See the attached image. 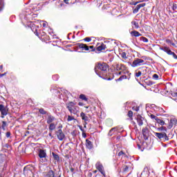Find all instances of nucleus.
Instances as JSON below:
<instances>
[{
    "instance_id": "72a5a7b5",
    "label": "nucleus",
    "mask_w": 177,
    "mask_h": 177,
    "mask_svg": "<svg viewBox=\"0 0 177 177\" xmlns=\"http://www.w3.org/2000/svg\"><path fill=\"white\" fill-rule=\"evenodd\" d=\"M171 9H172V10H174V12H175L177 9V4L176 3H173V5L171 6Z\"/></svg>"
},
{
    "instance_id": "a211bd4d",
    "label": "nucleus",
    "mask_w": 177,
    "mask_h": 177,
    "mask_svg": "<svg viewBox=\"0 0 177 177\" xmlns=\"http://www.w3.org/2000/svg\"><path fill=\"white\" fill-rule=\"evenodd\" d=\"M24 175H27V176L32 174L31 169H30L29 166H26L24 168Z\"/></svg>"
},
{
    "instance_id": "774afa93",
    "label": "nucleus",
    "mask_w": 177,
    "mask_h": 177,
    "mask_svg": "<svg viewBox=\"0 0 177 177\" xmlns=\"http://www.w3.org/2000/svg\"><path fill=\"white\" fill-rule=\"evenodd\" d=\"M117 139H118V140L120 139V137L118 136V137H117Z\"/></svg>"
},
{
    "instance_id": "2eb2a0df",
    "label": "nucleus",
    "mask_w": 177,
    "mask_h": 177,
    "mask_svg": "<svg viewBox=\"0 0 177 177\" xmlns=\"http://www.w3.org/2000/svg\"><path fill=\"white\" fill-rule=\"evenodd\" d=\"M145 120V118L143 117H142L140 115H138L136 117V120L138 122V124L139 125V127H142V125H143V120Z\"/></svg>"
},
{
    "instance_id": "052dcab7",
    "label": "nucleus",
    "mask_w": 177,
    "mask_h": 177,
    "mask_svg": "<svg viewBox=\"0 0 177 177\" xmlns=\"http://www.w3.org/2000/svg\"><path fill=\"white\" fill-rule=\"evenodd\" d=\"M2 68H3V66L1 65L0 66V70H2Z\"/></svg>"
},
{
    "instance_id": "7c9ffc66",
    "label": "nucleus",
    "mask_w": 177,
    "mask_h": 177,
    "mask_svg": "<svg viewBox=\"0 0 177 177\" xmlns=\"http://www.w3.org/2000/svg\"><path fill=\"white\" fill-rule=\"evenodd\" d=\"M127 75H122L116 81H122V80H127Z\"/></svg>"
},
{
    "instance_id": "5701e85b",
    "label": "nucleus",
    "mask_w": 177,
    "mask_h": 177,
    "mask_svg": "<svg viewBox=\"0 0 177 177\" xmlns=\"http://www.w3.org/2000/svg\"><path fill=\"white\" fill-rule=\"evenodd\" d=\"M114 131H118V127H113V128H112V129L109 131V133H108L109 136H113V134L114 133H113Z\"/></svg>"
},
{
    "instance_id": "f3484780",
    "label": "nucleus",
    "mask_w": 177,
    "mask_h": 177,
    "mask_svg": "<svg viewBox=\"0 0 177 177\" xmlns=\"http://www.w3.org/2000/svg\"><path fill=\"white\" fill-rule=\"evenodd\" d=\"M86 147L88 149V150H92L93 149V143L91 142V140L86 139Z\"/></svg>"
},
{
    "instance_id": "f704fd0d",
    "label": "nucleus",
    "mask_w": 177,
    "mask_h": 177,
    "mask_svg": "<svg viewBox=\"0 0 177 177\" xmlns=\"http://www.w3.org/2000/svg\"><path fill=\"white\" fill-rule=\"evenodd\" d=\"M147 132V128H144V129H142V135H143L144 136H146Z\"/></svg>"
},
{
    "instance_id": "f03ea898",
    "label": "nucleus",
    "mask_w": 177,
    "mask_h": 177,
    "mask_svg": "<svg viewBox=\"0 0 177 177\" xmlns=\"http://www.w3.org/2000/svg\"><path fill=\"white\" fill-rule=\"evenodd\" d=\"M66 109L71 113V114H77L80 111V107L77 106L76 104L70 102L66 104Z\"/></svg>"
},
{
    "instance_id": "6e6d98bb",
    "label": "nucleus",
    "mask_w": 177,
    "mask_h": 177,
    "mask_svg": "<svg viewBox=\"0 0 177 177\" xmlns=\"http://www.w3.org/2000/svg\"><path fill=\"white\" fill-rule=\"evenodd\" d=\"M82 137L83 138H86V134H85L84 133H82Z\"/></svg>"
},
{
    "instance_id": "b1692460",
    "label": "nucleus",
    "mask_w": 177,
    "mask_h": 177,
    "mask_svg": "<svg viewBox=\"0 0 177 177\" xmlns=\"http://www.w3.org/2000/svg\"><path fill=\"white\" fill-rule=\"evenodd\" d=\"M80 117H82V120H83L84 121H88V116L85 115V113L82 112L80 113Z\"/></svg>"
},
{
    "instance_id": "aec40b11",
    "label": "nucleus",
    "mask_w": 177,
    "mask_h": 177,
    "mask_svg": "<svg viewBox=\"0 0 177 177\" xmlns=\"http://www.w3.org/2000/svg\"><path fill=\"white\" fill-rule=\"evenodd\" d=\"M131 37H142V34L136 30H133L131 32Z\"/></svg>"
},
{
    "instance_id": "a19ab883",
    "label": "nucleus",
    "mask_w": 177,
    "mask_h": 177,
    "mask_svg": "<svg viewBox=\"0 0 177 177\" xmlns=\"http://www.w3.org/2000/svg\"><path fill=\"white\" fill-rule=\"evenodd\" d=\"M140 75H142L141 71H138V72L136 73V77H140Z\"/></svg>"
},
{
    "instance_id": "39448f33",
    "label": "nucleus",
    "mask_w": 177,
    "mask_h": 177,
    "mask_svg": "<svg viewBox=\"0 0 177 177\" xmlns=\"http://www.w3.org/2000/svg\"><path fill=\"white\" fill-rule=\"evenodd\" d=\"M9 109L8 106H5L3 104H0V112L1 114V118H5V116L8 115Z\"/></svg>"
},
{
    "instance_id": "9b49d317",
    "label": "nucleus",
    "mask_w": 177,
    "mask_h": 177,
    "mask_svg": "<svg viewBox=\"0 0 177 177\" xmlns=\"http://www.w3.org/2000/svg\"><path fill=\"white\" fill-rule=\"evenodd\" d=\"M142 177H149L150 176V171H149V167H145L142 172L141 173Z\"/></svg>"
},
{
    "instance_id": "4be33fe9",
    "label": "nucleus",
    "mask_w": 177,
    "mask_h": 177,
    "mask_svg": "<svg viewBox=\"0 0 177 177\" xmlns=\"http://www.w3.org/2000/svg\"><path fill=\"white\" fill-rule=\"evenodd\" d=\"M104 49H106V45L103 43H102L101 45L97 48V50L100 52L101 50H104Z\"/></svg>"
},
{
    "instance_id": "6e6552de",
    "label": "nucleus",
    "mask_w": 177,
    "mask_h": 177,
    "mask_svg": "<svg viewBox=\"0 0 177 177\" xmlns=\"http://www.w3.org/2000/svg\"><path fill=\"white\" fill-rule=\"evenodd\" d=\"M95 168L102 174V175H104V167L100 162L95 164Z\"/></svg>"
},
{
    "instance_id": "de8ad7c7",
    "label": "nucleus",
    "mask_w": 177,
    "mask_h": 177,
    "mask_svg": "<svg viewBox=\"0 0 177 177\" xmlns=\"http://www.w3.org/2000/svg\"><path fill=\"white\" fill-rule=\"evenodd\" d=\"M166 42H167V44H172V41L170 39H167Z\"/></svg>"
},
{
    "instance_id": "6ab92c4d",
    "label": "nucleus",
    "mask_w": 177,
    "mask_h": 177,
    "mask_svg": "<svg viewBox=\"0 0 177 177\" xmlns=\"http://www.w3.org/2000/svg\"><path fill=\"white\" fill-rule=\"evenodd\" d=\"M56 125L57 124L55 122L50 123L48 127L49 131H50V132H52L53 131H55V129H56Z\"/></svg>"
},
{
    "instance_id": "4d7b16f0",
    "label": "nucleus",
    "mask_w": 177,
    "mask_h": 177,
    "mask_svg": "<svg viewBox=\"0 0 177 177\" xmlns=\"http://www.w3.org/2000/svg\"><path fill=\"white\" fill-rule=\"evenodd\" d=\"M79 106H84V103H82V102H79Z\"/></svg>"
},
{
    "instance_id": "412c9836",
    "label": "nucleus",
    "mask_w": 177,
    "mask_h": 177,
    "mask_svg": "<svg viewBox=\"0 0 177 177\" xmlns=\"http://www.w3.org/2000/svg\"><path fill=\"white\" fill-rule=\"evenodd\" d=\"M46 177H55V171L53 170H49L46 174L45 175Z\"/></svg>"
},
{
    "instance_id": "c85d7f7f",
    "label": "nucleus",
    "mask_w": 177,
    "mask_h": 177,
    "mask_svg": "<svg viewBox=\"0 0 177 177\" xmlns=\"http://www.w3.org/2000/svg\"><path fill=\"white\" fill-rule=\"evenodd\" d=\"M140 41H142V42H145V43L149 42V39L145 37H140Z\"/></svg>"
},
{
    "instance_id": "393cba45",
    "label": "nucleus",
    "mask_w": 177,
    "mask_h": 177,
    "mask_svg": "<svg viewBox=\"0 0 177 177\" xmlns=\"http://www.w3.org/2000/svg\"><path fill=\"white\" fill-rule=\"evenodd\" d=\"M53 157L54 158V160H55L56 161H59L60 160V158H59V155H57V153L53 152Z\"/></svg>"
},
{
    "instance_id": "423d86ee",
    "label": "nucleus",
    "mask_w": 177,
    "mask_h": 177,
    "mask_svg": "<svg viewBox=\"0 0 177 177\" xmlns=\"http://www.w3.org/2000/svg\"><path fill=\"white\" fill-rule=\"evenodd\" d=\"M154 136L158 138V139H162L164 142L167 140H169V138H168V136H167V133H154Z\"/></svg>"
},
{
    "instance_id": "7ed1b4c3",
    "label": "nucleus",
    "mask_w": 177,
    "mask_h": 177,
    "mask_svg": "<svg viewBox=\"0 0 177 177\" xmlns=\"http://www.w3.org/2000/svg\"><path fill=\"white\" fill-rule=\"evenodd\" d=\"M38 156L40 158L41 162H46L48 161V159H46V157H48L46 155V150L39 149Z\"/></svg>"
},
{
    "instance_id": "bf43d9fd",
    "label": "nucleus",
    "mask_w": 177,
    "mask_h": 177,
    "mask_svg": "<svg viewBox=\"0 0 177 177\" xmlns=\"http://www.w3.org/2000/svg\"><path fill=\"white\" fill-rule=\"evenodd\" d=\"M111 80H113V77H112V78L109 77V78L107 79L108 81H111Z\"/></svg>"
},
{
    "instance_id": "680f3d73",
    "label": "nucleus",
    "mask_w": 177,
    "mask_h": 177,
    "mask_svg": "<svg viewBox=\"0 0 177 177\" xmlns=\"http://www.w3.org/2000/svg\"><path fill=\"white\" fill-rule=\"evenodd\" d=\"M90 48V49H93V46H91L90 47H88V48Z\"/></svg>"
},
{
    "instance_id": "9d476101",
    "label": "nucleus",
    "mask_w": 177,
    "mask_h": 177,
    "mask_svg": "<svg viewBox=\"0 0 177 177\" xmlns=\"http://www.w3.org/2000/svg\"><path fill=\"white\" fill-rule=\"evenodd\" d=\"M56 118L55 116L52 115L50 113H47L46 122L47 124H53Z\"/></svg>"
},
{
    "instance_id": "2f4dec72",
    "label": "nucleus",
    "mask_w": 177,
    "mask_h": 177,
    "mask_svg": "<svg viewBox=\"0 0 177 177\" xmlns=\"http://www.w3.org/2000/svg\"><path fill=\"white\" fill-rule=\"evenodd\" d=\"M7 125L8 124H6V122H5V121L2 122L1 127H2V129H3V131H5V128H6Z\"/></svg>"
},
{
    "instance_id": "13d9d810",
    "label": "nucleus",
    "mask_w": 177,
    "mask_h": 177,
    "mask_svg": "<svg viewBox=\"0 0 177 177\" xmlns=\"http://www.w3.org/2000/svg\"><path fill=\"white\" fill-rule=\"evenodd\" d=\"M71 172H74V168L73 167L71 168Z\"/></svg>"
},
{
    "instance_id": "c9c22d12",
    "label": "nucleus",
    "mask_w": 177,
    "mask_h": 177,
    "mask_svg": "<svg viewBox=\"0 0 177 177\" xmlns=\"http://www.w3.org/2000/svg\"><path fill=\"white\" fill-rule=\"evenodd\" d=\"M121 57H122V59H127V53L125 52L122 53Z\"/></svg>"
},
{
    "instance_id": "cd10ccee",
    "label": "nucleus",
    "mask_w": 177,
    "mask_h": 177,
    "mask_svg": "<svg viewBox=\"0 0 177 177\" xmlns=\"http://www.w3.org/2000/svg\"><path fill=\"white\" fill-rule=\"evenodd\" d=\"M131 24L134 26V28H136V29L139 28V23L136 21H132Z\"/></svg>"
},
{
    "instance_id": "4c0bfd02",
    "label": "nucleus",
    "mask_w": 177,
    "mask_h": 177,
    "mask_svg": "<svg viewBox=\"0 0 177 177\" xmlns=\"http://www.w3.org/2000/svg\"><path fill=\"white\" fill-rule=\"evenodd\" d=\"M150 117H151V118L152 120H155L156 121H157V119L158 118L157 116H156V115H153V114H151V115H150Z\"/></svg>"
},
{
    "instance_id": "8fccbe9b",
    "label": "nucleus",
    "mask_w": 177,
    "mask_h": 177,
    "mask_svg": "<svg viewBox=\"0 0 177 177\" xmlns=\"http://www.w3.org/2000/svg\"><path fill=\"white\" fill-rule=\"evenodd\" d=\"M138 3H140V1H136V2L133 3V5H134L135 6H136V5H137Z\"/></svg>"
},
{
    "instance_id": "603ef678",
    "label": "nucleus",
    "mask_w": 177,
    "mask_h": 177,
    "mask_svg": "<svg viewBox=\"0 0 177 177\" xmlns=\"http://www.w3.org/2000/svg\"><path fill=\"white\" fill-rule=\"evenodd\" d=\"M3 10V6L2 5H1V6H0V12H2Z\"/></svg>"
},
{
    "instance_id": "e433bc0d",
    "label": "nucleus",
    "mask_w": 177,
    "mask_h": 177,
    "mask_svg": "<svg viewBox=\"0 0 177 177\" xmlns=\"http://www.w3.org/2000/svg\"><path fill=\"white\" fill-rule=\"evenodd\" d=\"M84 41H85L86 42H91L92 41V39H91L90 37H86L84 39Z\"/></svg>"
},
{
    "instance_id": "338daca9",
    "label": "nucleus",
    "mask_w": 177,
    "mask_h": 177,
    "mask_svg": "<svg viewBox=\"0 0 177 177\" xmlns=\"http://www.w3.org/2000/svg\"><path fill=\"white\" fill-rule=\"evenodd\" d=\"M58 128H62V126H59Z\"/></svg>"
},
{
    "instance_id": "a18cd8bd",
    "label": "nucleus",
    "mask_w": 177,
    "mask_h": 177,
    "mask_svg": "<svg viewBox=\"0 0 177 177\" xmlns=\"http://www.w3.org/2000/svg\"><path fill=\"white\" fill-rule=\"evenodd\" d=\"M6 138H10V132H7L6 134Z\"/></svg>"
},
{
    "instance_id": "f8f14e48",
    "label": "nucleus",
    "mask_w": 177,
    "mask_h": 177,
    "mask_svg": "<svg viewBox=\"0 0 177 177\" xmlns=\"http://www.w3.org/2000/svg\"><path fill=\"white\" fill-rule=\"evenodd\" d=\"M57 136L59 140H63V139H64V138H66V136L64 135V133H63V131L62 129H59L57 131Z\"/></svg>"
},
{
    "instance_id": "0e129e2a",
    "label": "nucleus",
    "mask_w": 177,
    "mask_h": 177,
    "mask_svg": "<svg viewBox=\"0 0 177 177\" xmlns=\"http://www.w3.org/2000/svg\"><path fill=\"white\" fill-rule=\"evenodd\" d=\"M171 45H172V46H175V44L174 43H171Z\"/></svg>"
},
{
    "instance_id": "473e14b6",
    "label": "nucleus",
    "mask_w": 177,
    "mask_h": 177,
    "mask_svg": "<svg viewBox=\"0 0 177 177\" xmlns=\"http://www.w3.org/2000/svg\"><path fill=\"white\" fill-rule=\"evenodd\" d=\"M73 120H75V119L74 118V117H73V116H71V115H68L67 121H68V122H70V121H73Z\"/></svg>"
},
{
    "instance_id": "864d4df0",
    "label": "nucleus",
    "mask_w": 177,
    "mask_h": 177,
    "mask_svg": "<svg viewBox=\"0 0 177 177\" xmlns=\"http://www.w3.org/2000/svg\"><path fill=\"white\" fill-rule=\"evenodd\" d=\"M42 26L43 27H46V22L43 23Z\"/></svg>"
},
{
    "instance_id": "5fc2aeb1",
    "label": "nucleus",
    "mask_w": 177,
    "mask_h": 177,
    "mask_svg": "<svg viewBox=\"0 0 177 177\" xmlns=\"http://www.w3.org/2000/svg\"><path fill=\"white\" fill-rule=\"evenodd\" d=\"M68 1H70V0H64V2L65 3H68Z\"/></svg>"
},
{
    "instance_id": "ddd939ff",
    "label": "nucleus",
    "mask_w": 177,
    "mask_h": 177,
    "mask_svg": "<svg viewBox=\"0 0 177 177\" xmlns=\"http://www.w3.org/2000/svg\"><path fill=\"white\" fill-rule=\"evenodd\" d=\"M145 6H146L145 3H142L140 4H138L136 6V7L133 10V13L136 14L138 13V12H139L140 8H145Z\"/></svg>"
},
{
    "instance_id": "58836bf2",
    "label": "nucleus",
    "mask_w": 177,
    "mask_h": 177,
    "mask_svg": "<svg viewBox=\"0 0 177 177\" xmlns=\"http://www.w3.org/2000/svg\"><path fill=\"white\" fill-rule=\"evenodd\" d=\"M158 131H167V127H159Z\"/></svg>"
},
{
    "instance_id": "69168bd1",
    "label": "nucleus",
    "mask_w": 177,
    "mask_h": 177,
    "mask_svg": "<svg viewBox=\"0 0 177 177\" xmlns=\"http://www.w3.org/2000/svg\"><path fill=\"white\" fill-rule=\"evenodd\" d=\"M49 136H52V133H49Z\"/></svg>"
},
{
    "instance_id": "bb28decb",
    "label": "nucleus",
    "mask_w": 177,
    "mask_h": 177,
    "mask_svg": "<svg viewBox=\"0 0 177 177\" xmlns=\"http://www.w3.org/2000/svg\"><path fill=\"white\" fill-rule=\"evenodd\" d=\"M80 99H82V100H84V102H88V98L84 94H81L80 95Z\"/></svg>"
},
{
    "instance_id": "c756f323",
    "label": "nucleus",
    "mask_w": 177,
    "mask_h": 177,
    "mask_svg": "<svg viewBox=\"0 0 177 177\" xmlns=\"http://www.w3.org/2000/svg\"><path fill=\"white\" fill-rule=\"evenodd\" d=\"M39 113H40V114H42L43 115L47 114V112L44 109H39Z\"/></svg>"
},
{
    "instance_id": "37998d69",
    "label": "nucleus",
    "mask_w": 177,
    "mask_h": 177,
    "mask_svg": "<svg viewBox=\"0 0 177 177\" xmlns=\"http://www.w3.org/2000/svg\"><path fill=\"white\" fill-rule=\"evenodd\" d=\"M118 127V130H113V133H114V132H121V129H122V128H120L118 127Z\"/></svg>"
},
{
    "instance_id": "a878e982",
    "label": "nucleus",
    "mask_w": 177,
    "mask_h": 177,
    "mask_svg": "<svg viewBox=\"0 0 177 177\" xmlns=\"http://www.w3.org/2000/svg\"><path fill=\"white\" fill-rule=\"evenodd\" d=\"M156 122L162 126L165 125V122H164L162 120L158 119V118L156 119Z\"/></svg>"
},
{
    "instance_id": "1a4fd4ad",
    "label": "nucleus",
    "mask_w": 177,
    "mask_h": 177,
    "mask_svg": "<svg viewBox=\"0 0 177 177\" xmlns=\"http://www.w3.org/2000/svg\"><path fill=\"white\" fill-rule=\"evenodd\" d=\"M115 68L117 71H124V70H127V67L122 64H116L115 65Z\"/></svg>"
},
{
    "instance_id": "09e8293b",
    "label": "nucleus",
    "mask_w": 177,
    "mask_h": 177,
    "mask_svg": "<svg viewBox=\"0 0 177 177\" xmlns=\"http://www.w3.org/2000/svg\"><path fill=\"white\" fill-rule=\"evenodd\" d=\"M4 75H6V73L0 74V78H2V77H4Z\"/></svg>"
},
{
    "instance_id": "3c124183",
    "label": "nucleus",
    "mask_w": 177,
    "mask_h": 177,
    "mask_svg": "<svg viewBox=\"0 0 177 177\" xmlns=\"http://www.w3.org/2000/svg\"><path fill=\"white\" fill-rule=\"evenodd\" d=\"M79 128H80V131H82V132H84V129H82V126H79Z\"/></svg>"
},
{
    "instance_id": "0eeeda50",
    "label": "nucleus",
    "mask_w": 177,
    "mask_h": 177,
    "mask_svg": "<svg viewBox=\"0 0 177 177\" xmlns=\"http://www.w3.org/2000/svg\"><path fill=\"white\" fill-rule=\"evenodd\" d=\"M145 60L142 59H136L132 64H131V67H138V66H143Z\"/></svg>"
},
{
    "instance_id": "ea45409f",
    "label": "nucleus",
    "mask_w": 177,
    "mask_h": 177,
    "mask_svg": "<svg viewBox=\"0 0 177 177\" xmlns=\"http://www.w3.org/2000/svg\"><path fill=\"white\" fill-rule=\"evenodd\" d=\"M152 78L153 80H158V75L157 74H153V76H152Z\"/></svg>"
},
{
    "instance_id": "f257e3e1",
    "label": "nucleus",
    "mask_w": 177,
    "mask_h": 177,
    "mask_svg": "<svg viewBox=\"0 0 177 177\" xmlns=\"http://www.w3.org/2000/svg\"><path fill=\"white\" fill-rule=\"evenodd\" d=\"M107 68H109L107 64L98 63L95 67V74L100 78H103L104 75H106V73H107Z\"/></svg>"
},
{
    "instance_id": "20e7f679",
    "label": "nucleus",
    "mask_w": 177,
    "mask_h": 177,
    "mask_svg": "<svg viewBox=\"0 0 177 177\" xmlns=\"http://www.w3.org/2000/svg\"><path fill=\"white\" fill-rule=\"evenodd\" d=\"M160 50H163V52H165V53L168 54L169 56H172L176 60H177V55L174 52H172L171 49H169V47L168 46H164L160 47Z\"/></svg>"
},
{
    "instance_id": "e2e57ef3",
    "label": "nucleus",
    "mask_w": 177,
    "mask_h": 177,
    "mask_svg": "<svg viewBox=\"0 0 177 177\" xmlns=\"http://www.w3.org/2000/svg\"><path fill=\"white\" fill-rule=\"evenodd\" d=\"M149 85H153V82H149Z\"/></svg>"
},
{
    "instance_id": "79ce46f5",
    "label": "nucleus",
    "mask_w": 177,
    "mask_h": 177,
    "mask_svg": "<svg viewBox=\"0 0 177 177\" xmlns=\"http://www.w3.org/2000/svg\"><path fill=\"white\" fill-rule=\"evenodd\" d=\"M128 115L129 117H132V115H133V112H132V111H129L128 112Z\"/></svg>"
},
{
    "instance_id": "4468645a",
    "label": "nucleus",
    "mask_w": 177,
    "mask_h": 177,
    "mask_svg": "<svg viewBox=\"0 0 177 177\" xmlns=\"http://www.w3.org/2000/svg\"><path fill=\"white\" fill-rule=\"evenodd\" d=\"M31 13H32V11H31V9L26 8L22 12V13L20 15L25 16V17H27V16H30Z\"/></svg>"
},
{
    "instance_id": "c03bdc74",
    "label": "nucleus",
    "mask_w": 177,
    "mask_h": 177,
    "mask_svg": "<svg viewBox=\"0 0 177 177\" xmlns=\"http://www.w3.org/2000/svg\"><path fill=\"white\" fill-rule=\"evenodd\" d=\"M133 110H134L135 111H139V106L133 107Z\"/></svg>"
},
{
    "instance_id": "49530a36",
    "label": "nucleus",
    "mask_w": 177,
    "mask_h": 177,
    "mask_svg": "<svg viewBox=\"0 0 177 177\" xmlns=\"http://www.w3.org/2000/svg\"><path fill=\"white\" fill-rule=\"evenodd\" d=\"M124 151H120L119 153H118V156H122V155H124Z\"/></svg>"
},
{
    "instance_id": "dca6fc26",
    "label": "nucleus",
    "mask_w": 177,
    "mask_h": 177,
    "mask_svg": "<svg viewBox=\"0 0 177 177\" xmlns=\"http://www.w3.org/2000/svg\"><path fill=\"white\" fill-rule=\"evenodd\" d=\"M77 46L80 49H82V50H89V46H88L86 44L78 43L77 44Z\"/></svg>"
}]
</instances>
